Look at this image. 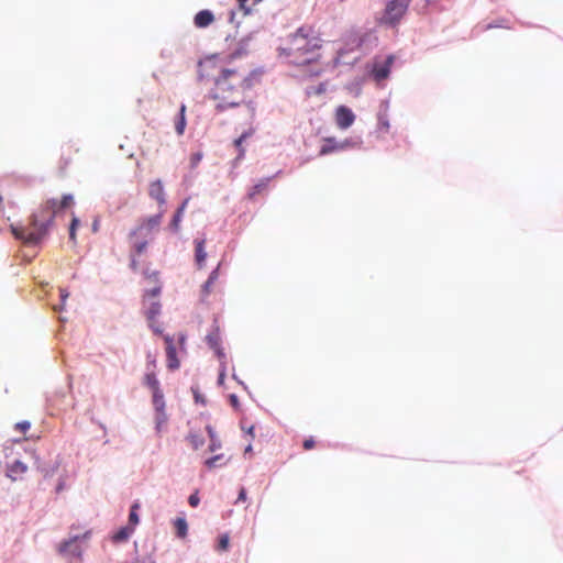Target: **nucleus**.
<instances>
[{
	"label": "nucleus",
	"mask_w": 563,
	"mask_h": 563,
	"mask_svg": "<svg viewBox=\"0 0 563 563\" xmlns=\"http://www.w3.org/2000/svg\"><path fill=\"white\" fill-rule=\"evenodd\" d=\"M198 80L208 88V97L219 110L239 107L244 102L251 79L245 70L233 67L224 58L208 56L198 63Z\"/></svg>",
	"instance_id": "f257e3e1"
},
{
	"label": "nucleus",
	"mask_w": 563,
	"mask_h": 563,
	"mask_svg": "<svg viewBox=\"0 0 563 563\" xmlns=\"http://www.w3.org/2000/svg\"><path fill=\"white\" fill-rule=\"evenodd\" d=\"M73 205L71 195H64L60 201L48 199L30 217L27 225L12 227V233L26 244H37L46 236L56 214Z\"/></svg>",
	"instance_id": "f03ea898"
},
{
	"label": "nucleus",
	"mask_w": 563,
	"mask_h": 563,
	"mask_svg": "<svg viewBox=\"0 0 563 563\" xmlns=\"http://www.w3.org/2000/svg\"><path fill=\"white\" fill-rule=\"evenodd\" d=\"M311 27L301 26L289 36L288 46L283 48L287 56L294 57L298 65L309 64L316 58V51L320 48V38L312 36Z\"/></svg>",
	"instance_id": "7ed1b4c3"
},
{
	"label": "nucleus",
	"mask_w": 563,
	"mask_h": 563,
	"mask_svg": "<svg viewBox=\"0 0 563 563\" xmlns=\"http://www.w3.org/2000/svg\"><path fill=\"white\" fill-rule=\"evenodd\" d=\"M90 538V531H86L84 534H75L68 540L63 541L58 545V553L68 559V560H78L81 561L82 559V547L80 544V541H86Z\"/></svg>",
	"instance_id": "20e7f679"
},
{
	"label": "nucleus",
	"mask_w": 563,
	"mask_h": 563,
	"mask_svg": "<svg viewBox=\"0 0 563 563\" xmlns=\"http://www.w3.org/2000/svg\"><path fill=\"white\" fill-rule=\"evenodd\" d=\"M163 339L166 345L167 367L170 371L178 369L180 362L177 357V345H179L180 350H184L186 335L184 333H178L177 338H174L167 334L164 335Z\"/></svg>",
	"instance_id": "39448f33"
},
{
	"label": "nucleus",
	"mask_w": 563,
	"mask_h": 563,
	"mask_svg": "<svg viewBox=\"0 0 563 563\" xmlns=\"http://www.w3.org/2000/svg\"><path fill=\"white\" fill-rule=\"evenodd\" d=\"M409 0H390L386 5L385 19L390 24L397 23L408 9Z\"/></svg>",
	"instance_id": "423d86ee"
},
{
	"label": "nucleus",
	"mask_w": 563,
	"mask_h": 563,
	"mask_svg": "<svg viewBox=\"0 0 563 563\" xmlns=\"http://www.w3.org/2000/svg\"><path fill=\"white\" fill-rule=\"evenodd\" d=\"M163 219V211L142 221V223L130 233V238L137 235L150 236L151 233L158 229Z\"/></svg>",
	"instance_id": "0eeeda50"
},
{
	"label": "nucleus",
	"mask_w": 563,
	"mask_h": 563,
	"mask_svg": "<svg viewBox=\"0 0 563 563\" xmlns=\"http://www.w3.org/2000/svg\"><path fill=\"white\" fill-rule=\"evenodd\" d=\"M334 118L338 128L341 130L350 128L355 121V114L346 106H339L335 109Z\"/></svg>",
	"instance_id": "6e6552de"
},
{
	"label": "nucleus",
	"mask_w": 563,
	"mask_h": 563,
	"mask_svg": "<svg viewBox=\"0 0 563 563\" xmlns=\"http://www.w3.org/2000/svg\"><path fill=\"white\" fill-rule=\"evenodd\" d=\"M147 238L146 235H137L136 238H130L132 242V252H131V267L136 271L137 269V261L135 256H140L146 251L147 247Z\"/></svg>",
	"instance_id": "1a4fd4ad"
},
{
	"label": "nucleus",
	"mask_w": 563,
	"mask_h": 563,
	"mask_svg": "<svg viewBox=\"0 0 563 563\" xmlns=\"http://www.w3.org/2000/svg\"><path fill=\"white\" fill-rule=\"evenodd\" d=\"M26 472H27V465L20 460L13 461L7 467V475L12 481L22 479Z\"/></svg>",
	"instance_id": "9d476101"
},
{
	"label": "nucleus",
	"mask_w": 563,
	"mask_h": 563,
	"mask_svg": "<svg viewBox=\"0 0 563 563\" xmlns=\"http://www.w3.org/2000/svg\"><path fill=\"white\" fill-rule=\"evenodd\" d=\"M214 15L210 10H201L194 18V24L198 29H206L214 22Z\"/></svg>",
	"instance_id": "9b49d317"
},
{
	"label": "nucleus",
	"mask_w": 563,
	"mask_h": 563,
	"mask_svg": "<svg viewBox=\"0 0 563 563\" xmlns=\"http://www.w3.org/2000/svg\"><path fill=\"white\" fill-rule=\"evenodd\" d=\"M148 195L155 199L158 205L163 206L166 203L165 191L161 180H155L150 184Z\"/></svg>",
	"instance_id": "f8f14e48"
},
{
	"label": "nucleus",
	"mask_w": 563,
	"mask_h": 563,
	"mask_svg": "<svg viewBox=\"0 0 563 563\" xmlns=\"http://www.w3.org/2000/svg\"><path fill=\"white\" fill-rule=\"evenodd\" d=\"M394 63V56H388L384 65H375L373 68V76L377 81L386 79L390 71V66Z\"/></svg>",
	"instance_id": "ddd939ff"
},
{
	"label": "nucleus",
	"mask_w": 563,
	"mask_h": 563,
	"mask_svg": "<svg viewBox=\"0 0 563 563\" xmlns=\"http://www.w3.org/2000/svg\"><path fill=\"white\" fill-rule=\"evenodd\" d=\"M206 341H207L208 345L212 350H214V352L217 353V355L219 357H223L224 356L223 351L221 349V335H220V332H219L218 328H216L212 332H210L206 336Z\"/></svg>",
	"instance_id": "4468645a"
},
{
	"label": "nucleus",
	"mask_w": 563,
	"mask_h": 563,
	"mask_svg": "<svg viewBox=\"0 0 563 563\" xmlns=\"http://www.w3.org/2000/svg\"><path fill=\"white\" fill-rule=\"evenodd\" d=\"M206 246V240H196L195 241V258L196 263L199 268H202L205 266V262L207 258V252L205 250Z\"/></svg>",
	"instance_id": "2eb2a0df"
},
{
	"label": "nucleus",
	"mask_w": 563,
	"mask_h": 563,
	"mask_svg": "<svg viewBox=\"0 0 563 563\" xmlns=\"http://www.w3.org/2000/svg\"><path fill=\"white\" fill-rule=\"evenodd\" d=\"M219 274H220V264L218 265V267L216 269H213L208 279L206 280V283L202 285V289H201V292H202V297H207L209 296L212 290H213V285L216 284V282L218 280L219 278Z\"/></svg>",
	"instance_id": "dca6fc26"
},
{
	"label": "nucleus",
	"mask_w": 563,
	"mask_h": 563,
	"mask_svg": "<svg viewBox=\"0 0 563 563\" xmlns=\"http://www.w3.org/2000/svg\"><path fill=\"white\" fill-rule=\"evenodd\" d=\"M188 202H189V198H186L183 201L181 206L177 209L176 213L174 214V217L169 223V227L174 232H178V230H179L180 222H181V219H183V216H184V212L186 210Z\"/></svg>",
	"instance_id": "f3484780"
},
{
	"label": "nucleus",
	"mask_w": 563,
	"mask_h": 563,
	"mask_svg": "<svg viewBox=\"0 0 563 563\" xmlns=\"http://www.w3.org/2000/svg\"><path fill=\"white\" fill-rule=\"evenodd\" d=\"M154 410H155V429L158 433H161L166 427V423L168 421V416L166 413L165 407H162V409L154 408Z\"/></svg>",
	"instance_id": "a211bd4d"
},
{
	"label": "nucleus",
	"mask_w": 563,
	"mask_h": 563,
	"mask_svg": "<svg viewBox=\"0 0 563 563\" xmlns=\"http://www.w3.org/2000/svg\"><path fill=\"white\" fill-rule=\"evenodd\" d=\"M186 129V106L181 104L179 113L175 119V130L178 135H183Z\"/></svg>",
	"instance_id": "6ab92c4d"
},
{
	"label": "nucleus",
	"mask_w": 563,
	"mask_h": 563,
	"mask_svg": "<svg viewBox=\"0 0 563 563\" xmlns=\"http://www.w3.org/2000/svg\"><path fill=\"white\" fill-rule=\"evenodd\" d=\"M345 143H336L334 139H327L325 144L320 148V155H327L334 151L343 150Z\"/></svg>",
	"instance_id": "aec40b11"
},
{
	"label": "nucleus",
	"mask_w": 563,
	"mask_h": 563,
	"mask_svg": "<svg viewBox=\"0 0 563 563\" xmlns=\"http://www.w3.org/2000/svg\"><path fill=\"white\" fill-rule=\"evenodd\" d=\"M132 532H133V527H129V526L122 527L112 536V541L115 543L124 542L130 538Z\"/></svg>",
	"instance_id": "412c9836"
},
{
	"label": "nucleus",
	"mask_w": 563,
	"mask_h": 563,
	"mask_svg": "<svg viewBox=\"0 0 563 563\" xmlns=\"http://www.w3.org/2000/svg\"><path fill=\"white\" fill-rule=\"evenodd\" d=\"M161 312V303L158 301H153L150 307L146 310V318L150 321V325L153 327V322L155 321L156 317Z\"/></svg>",
	"instance_id": "4be33fe9"
},
{
	"label": "nucleus",
	"mask_w": 563,
	"mask_h": 563,
	"mask_svg": "<svg viewBox=\"0 0 563 563\" xmlns=\"http://www.w3.org/2000/svg\"><path fill=\"white\" fill-rule=\"evenodd\" d=\"M151 391H152L153 407L159 408V409H162V407H166L164 394H163V390L161 389V387L153 389Z\"/></svg>",
	"instance_id": "5701e85b"
},
{
	"label": "nucleus",
	"mask_w": 563,
	"mask_h": 563,
	"mask_svg": "<svg viewBox=\"0 0 563 563\" xmlns=\"http://www.w3.org/2000/svg\"><path fill=\"white\" fill-rule=\"evenodd\" d=\"M177 537L184 539L187 536L188 525L185 518H177L174 522Z\"/></svg>",
	"instance_id": "b1692460"
},
{
	"label": "nucleus",
	"mask_w": 563,
	"mask_h": 563,
	"mask_svg": "<svg viewBox=\"0 0 563 563\" xmlns=\"http://www.w3.org/2000/svg\"><path fill=\"white\" fill-rule=\"evenodd\" d=\"M143 383L146 387H148L151 390L156 389L161 387L159 380L157 379L156 375L154 373H147L144 376Z\"/></svg>",
	"instance_id": "393cba45"
},
{
	"label": "nucleus",
	"mask_w": 563,
	"mask_h": 563,
	"mask_svg": "<svg viewBox=\"0 0 563 563\" xmlns=\"http://www.w3.org/2000/svg\"><path fill=\"white\" fill-rule=\"evenodd\" d=\"M224 460V456L223 454H218V455H214L208 460H206V466L208 468H214V467H218V466H222L224 465L227 462L223 461Z\"/></svg>",
	"instance_id": "a878e982"
},
{
	"label": "nucleus",
	"mask_w": 563,
	"mask_h": 563,
	"mask_svg": "<svg viewBox=\"0 0 563 563\" xmlns=\"http://www.w3.org/2000/svg\"><path fill=\"white\" fill-rule=\"evenodd\" d=\"M262 0H238L239 8L244 12V14H249L251 10L260 3Z\"/></svg>",
	"instance_id": "bb28decb"
},
{
	"label": "nucleus",
	"mask_w": 563,
	"mask_h": 563,
	"mask_svg": "<svg viewBox=\"0 0 563 563\" xmlns=\"http://www.w3.org/2000/svg\"><path fill=\"white\" fill-rule=\"evenodd\" d=\"M390 129L389 121L387 119L386 114H379L378 115V123H377V131L379 133H388Z\"/></svg>",
	"instance_id": "cd10ccee"
},
{
	"label": "nucleus",
	"mask_w": 563,
	"mask_h": 563,
	"mask_svg": "<svg viewBox=\"0 0 563 563\" xmlns=\"http://www.w3.org/2000/svg\"><path fill=\"white\" fill-rule=\"evenodd\" d=\"M268 179L261 180L258 184L254 185L249 192V197L253 199L257 194H261L267 188Z\"/></svg>",
	"instance_id": "c85d7f7f"
},
{
	"label": "nucleus",
	"mask_w": 563,
	"mask_h": 563,
	"mask_svg": "<svg viewBox=\"0 0 563 563\" xmlns=\"http://www.w3.org/2000/svg\"><path fill=\"white\" fill-rule=\"evenodd\" d=\"M139 509V505L134 504L131 507L130 515H129V522L134 528L139 523V516L136 514V510Z\"/></svg>",
	"instance_id": "c756f323"
},
{
	"label": "nucleus",
	"mask_w": 563,
	"mask_h": 563,
	"mask_svg": "<svg viewBox=\"0 0 563 563\" xmlns=\"http://www.w3.org/2000/svg\"><path fill=\"white\" fill-rule=\"evenodd\" d=\"M229 536L228 534H222L220 538H219V542H218V547L217 549L219 551H227L229 549Z\"/></svg>",
	"instance_id": "7c9ffc66"
},
{
	"label": "nucleus",
	"mask_w": 563,
	"mask_h": 563,
	"mask_svg": "<svg viewBox=\"0 0 563 563\" xmlns=\"http://www.w3.org/2000/svg\"><path fill=\"white\" fill-rule=\"evenodd\" d=\"M189 441H190L191 445L194 446V449L200 448L205 442L203 438H201L198 434H190Z\"/></svg>",
	"instance_id": "2f4dec72"
},
{
	"label": "nucleus",
	"mask_w": 563,
	"mask_h": 563,
	"mask_svg": "<svg viewBox=\"0 0 563 563\" xmlns=\"http://www.w3.org/2000/svg\"><path fill=\"white\" fill-rule=\"evenodd\" d=\"M31 428V423L29 421H21L15 423L14 429L20 433L25 434Z\"/></svg>",
	"instance_id": "473e14b6"
},
{
	"label": "nucleus",
	"mask_w": 563,
	"mask_h": 563,
	"mask_svg": "<svg viewBox=\"0 0 563 563\" xmlns=\"http://www.w3.org/2000/svg\"><path fill=\"white\" fill-rule=\"evenodd\" d=\"M314 445H316V442H314V440H313V438H312V437H310V438L306 439V440L303 441V443H302V446H303V449H305L306 451H309V450L313 449V448H314Z\"/></svg>",
	"instance_id": "72a5a7b5"
},
{
	"label": "nucleus",
	"mask_w": 563,
	"mask_h": 563,
	"mask_svg": "<svg viewBox=\"0 0 563 563\" xmlns=\"http://www.w3.org/2000/svg\"><path fill=\"white\" fill-rule=\"evenodd\" d=\"M192 394L196 402L206 404L205 397L199 393L198 388H192Z\"/></svg>",
	"instance_id": "f704fd0d"
},
{
	"label": "nucleus",
	"mask_w": 563,
	"mask_h": 563,
	"mask_svg": "<svg viewBox=\"0 0 563 563\" xmlns=\"http://www.w3.org/2000/svg\"><path fill=\"white\" fill-rule=\"evenodd\" d=\"M199 501H200V499H199L197 493L190 495L188 498V503L191 507H197L199 505Z\"/></svg>",
	"instance_id": "c9c22d12"
},
{
	"label": "nucleus",
	"mask_w": 563,
	"mask_h": 563,
	"mask_svg": "<svg viewBox=\"0 0 563 563\" xmlns=\"http://www.w3.org/2000/svg\"><path fill=\"white\" fill-rule=\"evenodd\" d=\"M246 500V489L244 487H242L239 492V496H238V500L236 503L239 501H245Z\"/></svg>",
	"instance_id": "e433bc0d"
},
{
	"label": "nucleus",
	"mask_w": 563,
	"mask_h": 563,
	"mask_svg": "<svg viewBox=\"0 0 563 563\" xmlns=\"http://www.w3.org/2000/svg\"><path fill=\"white\" fill-rule=\"evenodd\" d=\"M161 292V287H155L152 290L147 291L148 296L157 297Z\"/></svg>",
	"instance_id": "4c0bfd02"
},
{
	"label": "nucleus",
	"mask_w": 563,
	"mask_h": 563,
	"mask_svg": "<svg viewBox=\"0 0 563 563\" xmlns=\"http://www.w3.org/2000/svg\"><path fill=\"white\" fill-rule=\"evenodd\" d=\"M59 295L62 302L65 303L66 299L68 298L69 294L65 289H59Z\"/></svg>",
	"instance_id": "58836bf2"
},
{
	"label": "nucleus",
	"mask_w": 563,
	"mask_h": 563,
	"mask_svg": "<svg viewBox=\"0 0 563 563\" xmlns=\"http://www.w3.org/2000/svg\"><path fill=\"white\" fill-rule=\"evenodd\" d=\"M230 401H231V405L234 407V408H238L239 407V400H238V397L235 395H231L230 396Z\"/></svg>",
	"instance_id": "ea45409f"
},
{
	"label": "nucleus",
	"mask_w": 563,
	"mask_h": 563,
	"mask_svg": "<svg viewBox=\"0 0 563 563\" xmlns=\"http://www.w3.org/2000/svg\"><path fill=\"white\" fill-rule=\"evenodd\" d=\"M245 136H246V135H245V134H243V135H241L239 139H236V140L234 141V144H235V146H236V147H241V145H242V143H243V141H244V139H245Z\"/></svg>",
	"instance_id": "a19ab883"
},
{
	"label": "nucleus",
	"mask_w": 563,
	"mask_h": 563,
	"mask_svg": "<svg viewBox=\"0 0 563 563\" xmlns=\"http://www.w3.org/2000/svg\"><path fill=\"white\" fill-rule=\"evenodd\" d=\"M69 239L75 242L76 241V229L69 228Z\"/></svg>",
	"instance_id": "79ce46f5"
},
{
	"label": "nucleus",
	"mask_w": 563,
	"mask_h": 563,
	"mask_svg": "<svg viewBox=\"0 0 563 563\" xmlns=\"http://www.w3.org/2000/svg\"><path fill=\"white\" fill-rule=\"evenodd\" d=\"M218 448H220V443L219 442H216L213 439L211 440V444L209 446L210 451H214L217 450Z\"/></svg>",
	"instance_id": "37998d69"
},
{
	"label": "nucleus",
	"mask_w": 563,
	"mask_h": 563,
	"mask_svg": "<svg viewBox=\"0 0 563 563\" xmlns=\"http://www.w3.org/2000/svg\"><path fill=\"white\" fill-rule=\"evenodd\" d=\"M78 224H79V220L76 217H74L69 228L77 229Z\"/></svg>",
	"instance_id": "c03bdc74"
},
{
	"label": "nucleus",
	"mask_w": 563,
	"mask_h": 563,
	"mask_svg": "<svg viewBox=\"0 0 563 563\" xmlns=\"http://www.w3.org/2000/svg\"><path fill=\"white\" fill-rule=\"evenodd\" d=\"M200 159H201V155L200 154H195L192 156V164L194 165L198 164Z\"/></svg>",
	"instance_id": "a18cd8bd"
},
{
	"label": "nucleus",
	"mask_w": 563,
	"mask_h": 563,
	"mask_svg": "<svg viewBox=\"0 0 563 563\" xmlns=\"http://www.w3.org/2000/svg\"><path fill=\"white\" fill-rule=\"evenodd\" d=\"M247 433H249L252 438H254V437H255V434H254V426H251V427L247 429Z\"/></svg>",
	"instance_id": "49530a36"
},
{
	"label": "nucleus",
	"mask_w": 563,
	"mask_h": 563,
	"mask_svg": "<svg viewBox=\"0 0 563 563\" xmlns=\"http://www.w3.org/2000/svg\"><path fill=\"white\" fill-rule=\"evenodd\" d=\"M208 433L210 434L211 439L213 438L212 429L211 427H207Z\"/></svg>",
	"instance_id": "de8ad7c7"
},
{
	"label": "nucleus",
	"mask_w": 563,
	"mask_h": 563,
	"mask_svg": "<svg viewBox=\"0 0 563 563\" xmlns=\"http://www.w3.org/2000/svg\"><path fill=\"white\" fill-rule=\"evenodd\" d=\"M252 450V445L249 444L247 448L245 449V452H250Z\"/></svg>",
	"instance_id": "09e8293b"
}]
</instances>
